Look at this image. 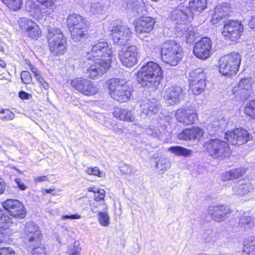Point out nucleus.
Masks as SVG:
<instances>
[{"label": "nucleus", "mask_w": 255, "mask_h": 255, "mask_svg": "<svg viewBox=\"0 0 255 255\" xmlns=\"http://www.w3.org/2000/svg\"><path fill=\"white\" fill-rule=\"evenodd\" d=\"M208 214L217 222L225 221L229 216L230 209L224 205L211 206L208 209Z\"/></svg>", "instance_id": "4be33fe9"}, {"label": "nucleus", "mask_w": 255, "mask_h": 255, "mask_svg": "<svg viewBox=\"0 0 255 255\" xmlns=\"http://www.w3.org/2000/svg\"><path fill=\"white\" fill-rule=\"evenodd\" d=\"M212 50L211 39L208 37H203L195 43L193 52L198 58L206 60L210 57Z\"/></svg>", "instance_id": "f8f14e48"}, {"label": "nucleus", "mask_w": 255, "mask_h": 255, "mask_svg": "<svg viewBox=\"0 0 255 255\" xmlns=\"http://www.w3.org/2000/svg\"><path fill=\"white\" fill-rule=\"evenodd\" d=\"M168 150L177 156L188 157L193 153L191 149L179 145L171 146L168 148Z\"/></svg>", "instance_id": "f704fd0d"}, {"label": "nucleus", "mask_w": 255, "mask_h": 255, "mask_svg": "<svg viewBox=\"0 0 255 255\" xmlns=\"http://www.w3.org/2000/svg\"><path fill=\"white\" fill-rule=\"evenodd\" d=\"M252 84L251 78L242 79L237 86L234 88V94L236 97L239 96L241 100L247 99L251 94Z\"/></svg>", "instance_id": "412c9836"}, {"label": "nucleus", "mask_w": 255, "mask_h": 255, "mask_svg": "<svg viewBox=\"0 0 255 255\" xmlns=\"http://www.w3.org/2000/svg\"><path fill=\"white\" fill-rule=\"evenodd\" d=\"M92 168V171L93 173V175L97 176L99 177H103V173L100 170L99 168L98 167H94Z\"/></svg>", "instance_id": "e2e57ef3"}, {"label": "nucleus", "mask_w": 255, "mask_h": 255, "mask_svg": "<svg viewBox=\"0 0 255 255\" xmlns=\"http://www.w3.org/2000/svg\"><path fill=\"white\" fill-rule=\"evenodd\" d=\"M112 50L108 42L99 41L93 46L91 50L86 53L85 57L92 61H106L111 63Z\"/></svg>", "instance_id": "6e6552de"}, {"label": "nucleus", "mask_w": 255, "mask_h": 255, "mask_svg": "<svg viewBox=\"0 0 255 255\" xmlns=\"http://www.w3.org/2000/svg\"><path fill=\"white\" fill-rule=\"evenodd\" d=\"M71 84L72 87L85 96H93L98 92L96 85L87 79L76 78L72 80Z\"/></svg>", "instance_id": "1a4fd4ad"}, {"label": "nucleus", "mask_w": 255, "mask_h": 255, "mask_svg": "<svg viewBox=\"0 0 255 255\" xmlns=\"http://www.w3.org/2000/svg\"><path fill=\"white\" fill-rule=\"evenodd\" d=\"M229 118L225 116H220L214 118L207 126V129L210 134H216L219 130L225 129L229 124Z\"/></svg>", "instance_id": "a878e982"}, {"label": "nucleus", "mask_w": 255, "mask_h": 255, "mask_svg": "<svg viewBox=\"0 0 255 255\" xmlns=\"http://www.w3.org/2000/svg\"><path fill=\"white\" fill-rule=\"evenodd\" d=\"M189 87L195 95L202 93L206 87L205 76L201 69H196L190 74Z\"/></svg>", "instance_id": "9d476101"}, {"label": "nucleus", "mask_w": 255, "mask_h": 255, "mask_svg": "<svg viewBox=\"0 0 255 255\" xmlns=\"http://www.w3.org/2000/svg\"><path fill=\"white\" fill-rule=\"evenodd\" d=\"M47 40L50 52L56 55H62L66 49V40L60 29L49 27L48 29Z\"/></svg>", "instance_id": "20e7f679"}, {"label": "nucleus", "mask_w": 255, "mask_h": 255, "mask_svg": "<svg viewBox=\"0 0 255 255\" xmlns=\"http://www.w3.org/2000/svg\"><path fill=\"white\" fill-rule=\"evenodd\" d=\"M245 113L253 119H255V100L251 101L245 108Z\"/></svg>", "instance_id": "a19ab883"}, {"label": "nucleus", "mask_w": 255, "mask_h": 255, "mask_svg": "<svg viewBox=\"0 0 255 255\" xmlns=\"http://www.w3.org/2000/svg\"><path fill=\"white\" fill-rule=\"evenodd\" d=\"M137 55L136 46L131 45L122 50L120 60L124 66L132 67L137 63Z\"/></svg>", "instance_id": "6ab92c4d"}, {"label": "nucleus", "mask_w": 255, "mask_h": 255, "mask_svg": "<svg viewBox=\"0 0 255 255\" xmlns=\"http://www.w3.org/2000/svg\"><path fill=\"white\" fill-rule=\"evenodd\" d=\"M81 218V216L78 214H75L71 215H64L61 217L62 220L65 219H79Z\"/></svg>", "instance_id": "bf43d9fd"}, {"label": "nucleus", "mask_w": 255, "mask_h": 255, "mask_svg": "<svg viewBox=\"0 0 255 255\" xmlns=\"http://www.w3.org/2000/svg\"><path fill=\"white\" fill-rule=\"evenodd\" d=\"M243 30L241 23L237 20H228L224 24L222 34L224 36L234 41L239 38Z\"/></svg>", "instance_id": "2eb2a0df"}, {"label": "nucleus", "mask_w": 255, "mask_h": 255, "mask_svg": "<svg viewBox=\"0 0 255 255\" xmlns=\"http://www.w3.org/2000/svg\"><path fill=\"white\" fill-rule=\"evenodd\" d=\"M15 181L20 189L24 190L27 188V186L21 181L20 179L16 178Z\"/></svg>", "instance_id": "052dcab7"}, {"label": "nucleus", "mask_w": 255, "mask_h": 255, "mask_svg": "<svg viewBox=\"0 0 255 255\" xmlns=\"http://www.w3.org/2000/svg\"><path fill=\"white\" fill-rule=\"evenodd\" d=\"M155 23V21L151 17H142L136 23L135 32L137 34L150 33L153 30Z\"/></svg>", "instance_id": "393cba45"}, {"label": "nucleus", "mask_w": 255, "mask_h": 255, "mask_svg": "<svg viewBox=\"0 0 255 255\" xmlns=\"http://www.w3.org/2000/svg\"><path fill=\"white\" fill-rule=\"evenodd\" d=\"M41 232L38 227L33 222L27 223L24 232V242L31 247L39 243Z\"/></svg>", "instance_id": "dca6fc26"}, {"label": "nucleus", "mask_w": 255, "mask_h": 255, "mask_svg": "<svg viewBox=\"0 0 255 255\" xmlns=\"http://www.w3.org/2000/svg\"><path fill=\"white\" fill-rule=\"evenodd\" d=\"M114 116L117 119L127 122H132L134 121L135 117L132 112L127 109L117 108L114 112Z\"/></svg>", "instance_id": "7c9ffc66"}, {"label": "nucleus", "mask_w": 255, "mask_h": 255, "mask_svg": "<svg viewBox=\"0 0 255 255\" xmlns=\"http://www.w3.org/2000/svg\"><path fill=\"white\" fill-rule=\"evenodd\" d=\"M242 255H255V245L251 244L246 245Z\"/></svg>", "instance_id": "de8ad7c7"}, {"label": "nucleus", "mask_w": 255, "mask_h": 255, "mask_svg": "<svg viewBox=\"0 0 255 255\" xmlns=\"http://www.w3.org/2000/svg\"><path fill=\"white\" fill-rule=\"evenodd\" d=\"M253 187L249 182L240 183L233 187V191L234 194L239 195L247 194L252 191Z\"/></svg>", "instance_id": "72a5a7b5"}, {"label": "nucleus", "mask_w": 255, "mask_h": 255, "mask_svg": "<svg viewBox=\"0 0 255 255\" xmlns=\"http://www.w3.org/2000/svg\"><path fill=\"white\" fill-rule=\"evenodd\" d=\"M204 146L209 155L213 158H227L232 154L229 144L220 139H210L205 143Z\"/></svg>", "instance_id": "423d86ee"}, {"label": "nucleus", "mask_w": 255, "mask_h": 255, "mask_svg": "<svg viewBox=\"0 0 255 255\" xmlns=\"http://www.w3.org/2000/svg\"><path fill=\"white\" fill-rule=\"evenodd\" d=\"M20 76L22 82L25 84H29L32 81L31 75L27 71H22Z\"/></svg>", "instance_id": "8fccbe9b"}, {"label": "nucleus", "mask_w": 255, "mask_h": 255, "mask_svg": "<svg viewBox=\"0 0 255 255\" xmlns=\"http://www.w3.org/2000/svg\"><path fill=\"white\" fill-rule=\"evenodd\" d=\"M12 219L8 215L3 213V215L0 217V227L6 230L12 225Z\"/></svg>", "instance_id": "ea45409f"}, {"label": "nucleus", "mask_w": 255, "mask_h": 255, "mask_svg": "<svg viewBox=\"0 0 255 255\" xmlns=\"http://www.w3.org/2000/svg\"><path fill=\"white\" fill-rule=\"evenodd\" d=\"M0 255H15V252L10 248H0Z\"/></svg>", "instance_id": "5fc2aeb1"}, {"label": "nucleus", "mask_w": 255, "mask_h": 255, "mask_svg": "<svg viewBox=\"0 0 255 255\" xmlns=\"http://www.w3.org/2000/svg\"><path fill=\"white\" fill-rule=\"evenodd\" d=\"M157 168L160 171H164L170 167V162L164 157H160L156 162Z\"/></svg>", "instance_id": "58836bf2"}, {"label": "nucleus", "mask_w": 255, "mask_h": 255, "mask_svg": "<svg viewBox=\"0 0 255 255\" xmlns=\"http://www.w3.org/2000/svg\"><path fill=\"white\" fill-rule=\"evenodd\" d=\"M163 72L156 63L151 61L143 65L137 73V80L142 87L157 86L162 79Z\"/></svg>", "instance_id": "f257e3e1"}, {"label": "nucleus", "mask_w": 255, "mask_h": 255, "mask_svg": "<svg viewBox=\"0 0 255 255\" xmlns=\"http://www.w3.org/2000/svg\"><path fill=\"white\" fill-rule=\"evenodd\" d=\"M95 63L92 64L88 70L89 77L91 79L99 78L105 74L111 67V63L108 60L106 61H94Z\"/></svg>", "instance_id": "b1692460"}, {"label": "nucleus", "mask_w": 255, "mask_h": 255, "mask_svg": "<svg viewBox=\"0 0 255 255\" xmlns=\"http://www.w3.org/2000/svg\"><path fill=\"white\" fill-rule=\"evenodd\" d=\"M120 171L125 174L133 176L136 172V169L128 164H124L120 167Z\"/></svg>", "instance_id": "79ce46f5"}, {"label": "nucleus", "mask_w": 255, "mask_h": 255, "mask_svg": "<svg viewBox=\"0 0 255 255\" xmlns=\"http://www.w3.org/2000/svg\"><path fill=\"white\" fill-rule=\"evenodd\" d=\"M19 97L23 100H28L32 97V96L24 91H21L19 93Z\"/></svg>", "instance_id": "680f3d73"}, {"label": "nucleus", "mask_w": 255, "mask_h": 255, "mask_svg": "<svg viewBox=\"0 0 255 255\" xmlns=\"http://www.w3.org/2000/svg\"><path fill=\"white\" fill-rule=\"evenodd\" d=\"M202 238L206 246L220 244L222 235L219 232L212 230H207L202 234Z\"/></svg>", "instance_id": "c85d7f7f"}, {"label": "nucleus", "mask_w": 255, "mask_h": 255, "mask_svg": "<svg viewBox=\"0 0 255 255\" xmlns=\"http://www.w3.org/2000/svg\"><path fill=\"white\" fill-rule=\"evenodd\" d=\"M99 221L103 226H107L110 223V218L107 212H100L98 214Z\"/></svg>", "instance_id": "49530a36"}, {"label": "nucleus", "mask_w": 255, "mask_h": 255, "mask_svg": "<svg viewBox=\"0 0 255 255\" xmlns=\"http://www.w3.org/2000/svg\"><path fill=\"white\" fill-rule=\"evenodd\" d=\"M249 25L252 28H255V14L253 15L250 20Z\"/></svg>", "instance_id": "774afa93"}, {"label": "nucleus", "mask_w": 255, "mask_h": 255, "mask_svg": "<svg viewBox=\"0 0 255 255\" xmlns=\"http://www.w3.org/2000/svg\"><path fill=\"white\" fill-rule=\"evenodd\" d=\"M241 56L237 52H232L221 57L219 60V72L225 76L235 74L239 70Z\"/></svg>", "instance_id": "0eeeda50"}, {"label": "nucleus", "mask_w": 255, "mask_h": 255, "mask_svg": "<svg viewBox=\"0 0 255 255\" xmlns=\"http://www.w3.org/2000/svg\"><path fill=\"white\" fill-rule=\"evenodd\" d=\"M114 42L119 45H125L131 38L132 33L126 26H114L111 30Z\"/></svg>", "instance_id": "4468645a"}, {"label": "nucleus", "mask_w": 255, "mask_h": 255, "mask_svg": "<svg viewBox=\"0 0 255 255\" xmlns=\"http://www.w3.org/2000/svg\"><path fill=\"white\" fill-rule=\"evenodd\" d=\"M106 6L99 2H94L91 4L90 12L94 14H102L106 10Z\"/></svg>", "instance_id": "4c0bfd02"}, {"label": "nucleus", "mask_w": 255, "mask_h": 255, "mask_svg": "<svg viewBox=\"0 0 255 255\" xmlns=\"http://www.w3.org/2000/svg\"><path fill=\"white\" fill-rule=\"evenodd\" d=\"M14 118V114L8 109L2 110L0 112V119L3 121L12 120Z\"/></svg>", "instance_id": "37998d69"}, {"label": "nucleus", "mask_w": 255, "mask_h": 255, "mask_svg": "<svg viewBox=\"0 0 255 255\" xmlns=\"http://www.w3.org/2000/svg\"><path fill=\"white\" fill-rule=\"evenodd\" d=\"M221 179L223 181H227L233 180L231 170L223 172L221 176Z\"/></svg>", "instance_id": "864d4df0"}, {"label": "nucleus", "mask_w": 255, "mask_h": 255, "mask_svg": "<svg viewBox=\"0 0 255 255\" xmlns=\"http://www.w3.org/2000/svg\"><path fill=\"white\" fill-rule=\"evenodd\" d=\"M39 4L38 7H34L33 14L35 16L40 17L44 14L48 15L50 13V10L54 4V0H36Z\"/></svg>", "instance_id": "cd10ccee"}, {"label": "nucleus", "mask_w": 255, "mask_h": 255, "mask_svg": "<svg viewBox=\"0 0 255 255\" xmlns=\"http://www.w3.org/2000/svg\"><path fill=\"white\" fill-rule=\"evenodd\" d=\"M233 179H236L242 177L246 172V169L243 167L235 168L230 170Z\"/></svg>", "instance_id": "c03bdc74"}, {"label": "nucleus", "mask_w": 255, "mask_h": 255, "mask_svg": "<svg viewBox=\"0 0 255 255\" xmlns=\"http://www.w3.org/2000/svg\"><path fill=\"white\" fill-rule=\"evenodd\" d=\"M81 251L80 243L78 242H75L73 245L70 247L67 253L69 255H80Z\"/></svg>", "instance_id": "a18cd8bd"}, {"label": "nucleus", "mask_w": 255, "mask_h": 255, "mask_svg": "<svg viewBox=\"0 0 255 255\" xmlns=\"http://www.w3.org/2000/svg\"><path fill=\"white\" fill-rule=\"evenodd\" d=\"M21 29L28 37L37 39L41 35L38 25L34 21L25 17L21 18L19 21Z\"/></svg>", "instance_id": "f3484780"}, {"label": "nucleus", "mask_w": 255, "mask_h": 255, "mask_svg": "<svg viewBox=\"0 0 255 255\" xmlns=\"http://www.w3.org/2000/svg\"><path fill=\"white\" fill-rule=\"evenodd\" d=\"M142 113L145 115L155 114L157 113L160 109L159 103L156 100H142L140 104Z\"/></svg>", "instance_id": "bb28decb"}, {"label": "nucleus", "mask_w": 255, "mask_h": 255, "mask_svg": "<svg viewBox=\"0 0 255 255\" xmlns=\"http://www.w3.org/2000/svg\"><path fill=\"white\" fill-rule=\"evenodd\" d=\"M127 5L128 12L131 11L133 16H137L142 11L144 3L139 0H128Z\"/></svg>", "instance_id": "2f4dec72"}, {"label": "nucleus", "mask_w": 255, "mask_h": 255, "mask_svg": "<svg viewBox=\"0 0 255 255\" xmlns=\"http://www.w3.org/2000/svg\"><path fill=\"white\" fill-rule=\"evenodd\" d=\"M203 135V130L198 127H193L185 129L178 135V138L181 140H192L199 138Z\"/></svg>", "instance_id": "c756f323"}, {"label": "nucleus", "mask_w": 255, "mask_h": 255, "mask_svg": "<svg viewBox=\"0 0 255 255\" xmlns=\"http://www.w3.org/2000/svg\"><path fill=\"white\" fill-rule=\"evenodd\" d=\"M225 139L233 145H242L250 140L252 135L247 130L242 128H237L225 133Z\"/></svg>", "instance_id": "9b49d317"}, {"label": "nucleus", "mask_w": 255, "mask_h": 255, "mask_svg": "<svg viewBox=\"0 0 255 255\" xmlns=\"http://www.w3.org/2000/svg\"><path fill=\"white\" fill-rule=\"evenodd\" d=\"M67 22L71 38L74 41H79L86 37L88 28L85 19L79 15L72 14L69 15Z\"/></svg>", "instance_id": "7ed1b4c3"}, {"label": "nucleus", "mask_w": 255, "mask_h": 255, "mask_svg": "<svg viewBox=\"0 0 255 255\" xmlns=\"http://www.w3.org/2000/svg\"><path fill=\"white\" fill-rule=\"evenodd\" d=\"M3 3L10 9L17 11L21 8L22 0H1Z\"/></svg>", "instance_id": "e433bc0d"}, {"label": "nucleus", "mask_w": 255, "mask_h": 255, "mask_svg": "<svg viewBox=\"0 0 255 255\" xmlns=\"http://www.w3.org/2000/svg\"><path fill=\"white\" fill-rule=\"evenodd\" d=\"M107 84L109 94L114 100L123 103L129 99L131 89L125 79L113 78Z\"/></svg>", "instance_id": "f03ea898"}, {"label": "nucleus", "mask_w": 255, "mask_h": 255, "mask_svg": "<svg viewBox=\"0 0 255 255\" xmlns=\"http://www.w3.org/2000/svg\"><path fill=\"white\" fill-rule=\"evenodd\" d=\"M37 80L38 81L40 85L42 86V87L45 90H47L49 89V84L45 81L44 79L43 78L42 80H41V79L40 80V79H38Z\"/></svg>", "instance_id": "69168bd1"}, {"label": "nucleus", "mask_w": 255, "mask_h": 255, "mask_svg": "<svg viewBox=\"0 0 255 255\" xmlns=\"http://www.w3.org/2000/svg\"><path fill=\"white\" fill-rule=\"evenodd\" d=\"M240 221V224H241L242 225H248L249 223H251L252 221V218L251 217H243L241 218Z\"/></svg>", "instance_id": "4d7b16f0"}, {"label": "nucleus", "mask_w": 255, "mask_h": 255, "mask_svg": "<svg viewBox=\"0 0 255 255\" xmlns=\"http://www.w3.org/2000/svg\"><path fill=\"white\" fill-rule=\"evenodd\" d=\"M171 18L174 20H177V23L181 25L186 24L188 21L192 19V14L186 6L180 4L171 14Z\"/></svg>", "instance_id": "5701e85b"}, {"label": "nucleus", "mask_w": 255, "mask_h": 255, "mask_svg": "<svg viewBox=\"0 0 255 255\" xmlns=\"http://www.w3.org/2000/svg\"><path fill=\"white\" fill-rule=\"evenodd\" d=\"M2 206L14 218L21 219L26 216V209L22 203L17 200L7 199L2 203Z\"/></svg>", "instance_id": "ddd939ff"}, {"label": "nucleus", "mask_w": 255, "mask_h": 255, "mask_svg": "<svg viewBox=\"0 0 255 255\" xmlns=\"http://www.w3.org/2000/svg\"><path fill=\"white\" fill-rule=\"evenodd\" d=\"M207 5V0H189L188 9L192 13L193 11L201 12Z\"/></svg>", "instance_id": "c9c22d12"}, {"label": "nucleus", "mask_w": 255, "mask_h": 255, "mask_svg": "<svg viewBox=\"0 0 255 255\" xmlns=\"http://www.w3.org/2000/svg\"><path fill=\"white\" fill-rule=\"evenodd\" d=\"M34 181L36 182H40L48 180V178L46 176H38L34 177Z\"/></svg>", "instance_id": "338daca9"}, {"label": "nucleus", "mask_w": 255, "mask_h": 255, "mask_svg": "<svg viewBox=\"0 0 255 255\" xmlns=\"http://www.w3.org/2000/svg\"><path fill=\"white\" fill-rule=\"evenodd\" d=\"M182 88L177 85L168 86L163 92V97L170 105L178 104L182 97Z\"/></svg>", "instance_id": "aec40b11"}, {"label": "nucleus", "mask_w": 255, "mask_h": 255, "mask_svg": "<svg viewBox=\"0 0 255 255\" xmlns=\"http://www.w3.org/2000/svg\"><path fill=\"white\" fill-rule=\"evenodd\" d=\"M31 252L33 255H46L45 249L42 247L32 248Z\"/></svg>", "instance_id": "3c124183"}, {"label": "nucleus", "mask_w": 255, "mask_h": 255, "mask_svg": "<svg viewBox=\"0 0 255 255\" xmlns=\"http://www.w3.org/2000/svg\"><path fill=\"white\" fill-rule=\"evenodd\" d=\"M230 11L229 5L227 3H222L217 5L214 9L213 17L216 20H220L227 15Z\"/></svg>", "instance_id": "473e14b6"}, {"label": "nucleus", "mask_w": 255, "mask_h": 255, "mask_svg": "<svg viewBox=\"0 0 255 255\" xmlns=\"http://www.w3.org/2000/svg\"><path fill=\"white\" fill-rule=\"evenodd\" d=\"M186 24H183L181 25V27H180L181 29L182 33V36L185 37L187 39H190L194 36V32L192 30H189L186 28Z\"/></svg>", "instance_id": "09e8293b"}, {"label": "nucleus", "mask_w": 255, "mask_h": 255, "mask_svg": "<svg viewBox=\"0 0 255 255\" xmlns=\"http://www.w3.org/2000/svg\"><path fill=\"white\" fill-rule=\"evenodd\" d=\"M175 116L178 122L185 125H192L197 119V115L191 106L177 110Z\"/></svg>", "instance_id": "a211bd4d"}, {"label": "nucleus", "mask_w": 255, "mask_h": 255, "mask_svg": "<svg viewBox=\"0 0 255 255\" xmlns=\"http://www.w3.org/2000/svg\"><path fill=\"white\" fill-rule=\"evenodd\" d=\"M6 234V230L0 227V243L4 241Z\"/></svg>", "instance_id": "0e129e2a"}, {"label": "nucleus", "mask_w": 255, "mask_h": 255, "mask_svg": "<svg viewBox=\"0 0 255 255\" xmlns=\"http://www.w3.org/2000/svg\"><path fill=\"white\" fill-rule=\"evenodd\" d=\"M147 134L152 135L153 137H159L160 134V130L156 128H150L146 130Z\"/></svg>", "instance_id": "603ef678"}, {"label": "nucleus", "mask_w": 255, "mask_h": 255, "mask_svg": "<svg viewBox=\"0 0 255 255\" xmlns=\"http://www.w3.org/2000/svg\"><path fill=\"white\" fill-rule=\"evenodd\" d=\"M31 70L32 73L34 74V77L37 80L38 79H40V80L41 79V80H42V77L40 74V72L36 67L32 66L31 67Z\"/></svg>", "instance_id": "13d9d810"}, {"label": "nucleus", "mask_w": 255, "mask_h": 255, "mask_svg": "<svg viewBox=\"0 0 255 255\" xmlns=\"http://www.w3.org/2000/svg\"><path fill=\"white\" fill-rule=\"evenodd\" d=\"M161 55L163 62L176 66L182 58L181 47L175 41H166L162 44Z\"/></svg>", "instance_id": "39448f33"}, {"label": "nucleus", "mask_w": 255, "mask_h": 255, "mask_svg": "<svg viewBox=\"0 0 255 255\" xmlns=\"http://www.w3.org/2000/svg\"><path fill=\"white\" fill-rule=\"evenodd\" d=\"M96 193H98L97 196H95V200L99 202L104 199L105 195V191L104 190H98Z\"/></svg>", "instance_id": "6e6d98bb"}]
</instances>
